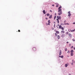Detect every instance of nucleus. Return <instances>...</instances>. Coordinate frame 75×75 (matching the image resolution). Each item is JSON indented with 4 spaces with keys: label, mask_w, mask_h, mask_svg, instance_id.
Here are the masks:
<instances>
[{
    "label": "nucleus",
    "mask_w": 75,
    "mask_h": 75,
    "mask_svg": "<svg viewBox=\"0 0 75 75\" xmlns=\"http://www.w3.org/2000/svg\"><path fill=\"white\" fill-rule=\"evenodd\" d=\"M61 8H62V7L61 6H60L59 8H58V12H61V11H61V10H61Z\"/></svg>",
    "instance_id": "nucleus-1"
},
{
    "label": "nucleus",
    "mask_w": 75,
    "mask_h": 75,
    "mask_svg": "<svg viewBox=\"0 0 75 75\" xmlns=\"http://www.w3.org/2000/svg\"><path fill=\"white\" fill-rule=\"evenodd\" d=\"M48 24H47V25H50V23H51V22H50V20H49L48 21Z\"/></svg>",
    "instance_id": "nucleus-2"
},
{
    "label": "nucleus",
    "mask_w": 75,
    "mask_h": 75,
    "mask_svg": "<svg viewBox=\"0 0 75 75\" xmlns=\"http://www.w3.org/2000/svg\"><path fill=\"white\" fill-rule=\"evenodd\" d=\"M57 19H58V20L59 19H61V16H57Z\"/></svg>",
    "instance_id": "nucleus-3"
},
{
    "label": "nucleus",
    "mask_w": 75,
    "mask_h": 75,
    "mask_svg": "<svg viewBox=\"0 0 75 75\" xmlns=\"http://www.w3.org/2000/svg\"><path fill=\"white\" fill-rule=\"evenodd\" d=\"M33 51H36V48L34 47L33 48Z\"/></svg>",
    "instance_id": "nucleus-4"
},
{
    "label": "nucleus",
    "mask_w": 75,
    "mask_h": 75,
    "mask_svg": "<svg viewBox=\"0 0 75 75\" xmlns=\"http://www.w3.org/2000/svg\"><path fill=\"white\" fill-rule=\"evenodd\" d=\"M61 54H62V52H61V50H60L59 51V55H61Z\"/></svg>",
    "instance_id": "nucleus-5"
},
{
    "label": "nucleus",
    "mask_w": 75,
    "mask_h": 75,
    "mask_svg": "<svg viewBox=\"0 0 75 75\" xmlns=\"http://www.w3.org/2000/svg\"><path fill=\"white\" fill-rule=\"evenodd\" d=\"M62 14V11H61L58 13V15H61Z\"/></svg>",
    "instance_id": "nucleus-6"
},
{
    "label": "nucleus",
    "mask_w": 75,
    "mask_h": 75,
    "mask_svg": "<svg viewBox=\"0 0 75 75\" xmlns=\"http://www.w3.org/2000/svg\"><path fill=\"white\" fill-rule=\"evenodd\" d=\"M59 57L62 58H64V56L63 55L62 56H59Z\"/></svg>",
    "instance_id": "nucleus-7"
},
{
    "label": "nucleus",
    "mask_w": 75,
    "mask_h": 75,
    "mask_svg": "<svg viewBox=\"0 0 75 75\" xmlns=\"http://www.w3.org/2000/svg\"><path fill=\"white\" fill-rule=\"evenodd\" d=\"M59 6V4H58V3H57L56 6V7H58Z\"/></svg>",
    "instance_id": "nucleus-8"
},
{
    "label": "nucleus",
    "mask_w": 75,
    "mask_h": 75,
    "mask_svg": "<svg viewBox=\"0 0 75 75\" xmlns=\"http://www.w3.org/2000/svg\"><path fill=\"white\" fill-rule=\"evenodd\" d=\"M75 29H74V30H70V31L71 32H74V31H75Z\"/></svg>",
    "instance_id": "nucleus-9"
},
{
    "label": "nucleus",
    "mask_w": 75,
    "mask_h": 75,
    "mask_svg": "<svg viewBox=\"0 0 75 75\" xmlns=\"http://www.w3.org/2000/svg\"><path fill=\"white\" fill-rule=\"evenodd\" d=\"M69 36L70 37H72V35H71V34H69Z\"/></svg>",
    "instance_id": "nucleus-10"
},
{
    "label": "nucleus",
    "mask_w": 75,
    "mask_h": 75,
    "mask_svg": "<svg viewBox=\"0 0 75 75\" xmlns=\"http://www.w3.org/2000/svg\"><path fill=\"white\" fill-rule=\"evenodd\" d=\"M62 26H61V25H59V28L60 29H61V28H62Z\"/></svg>",
    "instance_id": "nucleus-11"
},
{
    "label": "nucleus",
    "mask_w": 75,
    "mask_h": 75,
    "mask_svg": "<svg viewBox=\"0 0 75 75\" xmlns=\"http://www.w3.org/2000/svg\"><path fill=\"white\" fill-rule=\"evenodd\" d=\"M56 33L57 34H59V32L58 31H56Z\"/></svg>",
    "instance_id": "nucleus-12"
},
{
    "label": "nucleus",
    "mask_w": 75,
    "mask_h": 75,
    "mask_svg": "<svg viewBox=\"0 0 75 75\" xmlns=\"http://www.w3.org/2000/svg\"><path fill=\"white\" fill-rule=\"evenodd\" d=\"M43 13H44V14H45V10H44L43 11Z\"/></svg>",
    "instance_id": "nucleus-13"
},
{
    "label": "nucleus",
    "mask_w": 75,
    "mask_h": 75,
    "mask_svg": "<svg viewBox=\"0 0 75 75\" xmlns=\"http://www.w3.org/2000/svg\"><path fill=\"white\" fill-rule=\"evenodd\" d=\"M71 16V13H69L68 15V16H69V17H70V16Z\"/></svg>",
    "instance_id": "nucleus-14"
},
{
    "label": "nucleus",
    "mask_w": 75,
    "mask_h": 75,
    "mask_svg": "<svg viewBox=\"0 0 75 75\" xmlns=\"http://www.w3.org/2000/svg\"><path fill=\"white\" fill-rule=\"evenodd\" d=\"M52 18V15H50V16H49V18Z\"/></svg>",
    "instance_id": "nucleus-15"
},
{
    "label": "nucleus",
    "mask_w": 75,
    "mask_h": 75,
    "mask_svg": "<svg viewBox=\"0 0 75 75\" xmlns=\"http://www.w3.org/2000/svg\"><path fill=\"white\" fill-rule=\"evenodd\" d=\"M57 38H58V39H59V38H60V37H59V35H58L57 36Z\"/></svg>",
    "instance_id": "nucleus-16"
},
{
    "label": "nucleus",
    "mask_w": 75,
    "mask_h": 75,
    "mask_svg": "<svg viewBox=\"0 0 75 75\" xmlns=\"http://www.w3.org/2000/svg\"><path fill=\"white\" fill-rule=\"evenodd\" d=\"M71 56H73V55H74V54L72 53H71Z\"/></svg>",
    "instance_id": "nucleus-17"
},
{
    "label": "nucleus",
    "mask_w": 75,
    "mask_h": 75,
    "mask_svg": "<svg viewBox=\"0 0 75 75\" xmlns=\"http://www.w3.org/2000/svg\"><path fill=\"white\" fill-rule=\"evenodd\" d=\"M61 32V33H65V31L64 30H62Z\"/></svg>",
    "instance_id": "nucleus-18"
},
{
    "label": "nucleus",
    "mask_w": 75,
    "mask_h": 75,
    "mask_svg": "<svg viewBox=\"0 0 75 75\" xmlns=\"http://www.w3.org/2000/svg\"><path fill=\"white\" fill-rule=\"evenodd\" d=\"M57 20L58 23H58H59V20H58V19H57Z\"/></svg>",
    "instance_id": "nucleus-19"
},
{
    "label": "nucleus",
    "mask_w": 75,
    "mask_h": 75,
    "mask_svg": "<svg viewBox=\"0 0 75 75\" xmlns=\"http://www.w3.org/2000/svg\"><path fill=\"white\" fill-rule=\"evenodd\" d=\"M65 67H67L68 66V64H65Z\"/></svg>",
    "instance_id": "nucleus-20"
},
{
    "label": "nucleus",
    "mask_w": 75,
    "mask_h": 75,
    "mask_svg": "<svg viewBox=\"0 0 75 75\" xmlns=\"http://www.w3.org/2000/svg\"><path fill=\"white\" fill-rule=\"evenodd\" d=\"M71 52H74V50H71Z\"/></svg>",
    "instance_id": "nucleus-21"
},
{
    "label": "nucleus",
    "mask_w": 75,
    "mask_h": 75,
    "mask_svg": "<svg viewBox=\"0 0 75 75\" xmlns=\"http://www.w3.org/2000/svg\"><path fill=\"white\" fill-rule=\"evenodd\" d=\"M55 35L56 37H57V35H58L57 33H55Z\"/></svg>",
    "instance_id": "nucleus-22"
},
{
    "label": "nucleus",
    "mask_w": 75,
    "mask_h": 75,
    "mask_svg": "<svg viewBox=\"0 0 75 75\" xmlns=\"http://www.w3.org/2000/svg\"><path fill=\"white\" fill-rule=\"evenodd\" d=\"M50 15L49 13H47V16H50Z\"/></svg>",
    "instance_id": "nucleus-23"
},
{
    "label": "nucleus",
    "mask_w": 75,
    "mask_h": 75,
    "mask_svg": "<svg viewBox=\"0 0 75 75\" xmlns=\"http://www.w3.org/2000/svg\"><path fill=\"white\" fill-rule=\"evenodd\" d=\"M61 28L62 30H64V28H63V27H62V28Z\"/></svg>",
    "instance_id": "nucleus-24"
},
{
    "label": "nucleus",
    "mask_w": 75,
    "mask_h": 75,
    "mask_svg": "<svg viewBox=\"0 0 75 75\" xmlns=\"http://www.w3.org/2000/svg\"><path fill=\"white\" fill-rule=\"evenodd\" d=\"M56 16H54V20H55V19L56 18Z\"/></svg>",
    "instance_id": "nucleus-25"
},
{
    "label": "nucleus",
    "mask_w": 75,
    "mask_h": 75,
    "mask_svg": "<svg viewBox=\"0 0 75 75\" xmlns=\"http://www.w3.org/2000/svg\"><path fill=\"white\" fill-rule=\"evenodd\" d=\"M68 34H69V33H68V32H67L66 33V34H67V35H68Z\"/></svg>",
    "instance_id": "nucleus-26"
},
{
    "label": "nucleus",
    "mask_w": 75,
    "mask_h": 75,
    "mask_svg": "<svg viewBox=\"0 0 75 75\" xmlns=\"http://www.w3.org/2000/svg\"><path fill=\"white\" fill-rule=\"evenodd\" d=\"M65 51H67V48H65Z\"/></svg>",
    "instance_id": "nucleus-27"
},
{
    "label": "nucleus",
    "mask_w": 75,
    "mask_h": 75,
    "mask_svg": "<svg viewBox=\"0 0 75 75\" xmlns=\"http://www.w3.org/2000/svg\"><path fill=\"white\" fill-rule=\"evenodd\" d=\"M71 12L70 11H69L68 12V14H70V13Z\"/></svg>",
    "instance_id": "nucleus-28"
},
{
    "label": "nucleus",
    "mask_w": 75,
    "mask_h": 75,
    "mask_svg": "<svg viewBox=\"0 0 75 75\" xmlns=\"http://www.w3.org/2000/svg\"><path fill=\"white\" fill-rule=\"evenodd\" d=\"M73 47H74V46H72L71 47V48L72 49Z\"/></svg>",
    "instance_id": "nucleus-29"
},
{
    "label": "nucleus",
    "mask_w": 75,
    "mask_h": 75,
    "mask_svg": "<svg viewBox=\"0 0 75 75\" xmlns=\"http://www.w3.org/2000/svg\"><path fill=\"white\" fill-rule=\"evenodd\" d=\"M67 24L68 25H69V23H65V25H66Z\"/></svg>",
    "instance_id": "nucleus-30"
},
{
    "label": "nucleus",
    "mask_w": 75,
    "mask_h": 75,
    "mask_svg": "<svg viewBox=\"0 0 75 75\" xmlns=\"http://www.w3.org/2000/svg\"><path fill=\"white\" fill-rule=\"evenodd\" d=\"M62 37H64V35H62Z\"/></svg>",
    "instance_id": "nucleus-31"
},
{
    "label": "nucleus",
    "mask_w": 75,
    "mask_h": 75,
    "mask_svg": "<svg viewBox=\"0 0 75 75\" xmlns=\"http://www.w3.org/2000/svg\"><path fill=\"white\" fill-rule=\"evenodd\" d=\"M72 40L73 41H75V40H74V39H73Z\"/></svg>",
    "instance_id": "nucleus-32"
},
{
    "label": "nucleus",
    "mask_w": 75,
    "mask_h": 75,
    "mask_svg": "<svg viewBox=\"0 0 75 75\" xmlns=\"http://www.w3.org/2000/svg\"><path fill=\"white\" fill-rule=\"evenodd\" d=\"M50 12H51V13H52V11H51V10H50Z\"/></svg>",
    "instance_id": "nucleus-33"
},
{
    "label": "nucleus",
    "mask_w": 75,
    "mask_h": 75,
    "mask_svg": "<svg viewBox=\"0 0 75 75\" xmlns=\"http://www.w3.org/2000/svg\"><path fill=\"white\" fill-rule=\"evenodd\" d=\"M73 24H75V22L73 23Z\"/></svg>",
    "instance_id": "nucleus-34"
},
{
    "label": "nucleus",
    "mask_w": 75,
    "mask_h": 75,
    "mask_svg": "<svg viewBox=\"0 0 75 75\" xmlns=\"http://www.w3.org/2000/svg\"><path fill=\"white\" fill-rule=\"evenodd\" d=\"M69 52H70L68 51V52H67L68 53H69Z\"/></svg>",
    "instance_id": "nucleus-35"
},
{
    "label": "nucleus",
    "mask_w": 75,
    "mask_h": 75,
    "mask_svg": "<svg viewBox=\"0 0 75 75\" xmlns=\"http://www.w3.org/2000/svg\"><path fill=\"white\" fill-rule=\"evenodd\" d=\"M18 32H20V30H18Z\"/></svg>",
    "instance_id": "nucleus-36"
},
{
    "label": "nucleus",
    "mask_w": 75,
    "mask_h": 75,
    "mask_svg": "<svg viewBox=\"0 0 75 75\" xmlns=\"http://www.w3.org/2000/svg\"><path fill=\"white\" fill-rule=\"evenodd\" d=\"M55 27V24H54V27Z\"/></svg>",
    "instance_id": "nucleus-37"
},
{
    "label": "nucleus",
    "mask_w": 75,
    "mask_h": 75,
    "mask_svg": "<svg viewBox=\"0 0 75 75\" xmlns=\"http://www.w3.org/2000/svg\"><path fill=\"white\" fill-rule=\"evenodd\" d=\"M67 44H68V43H69V42H67Z\"/></svg>",
    "instance_id": "nucleus-38"
},
{
    "label": "nucleus",
    "mask_w": 75,
    "mask_h": 75,
    "mask_svg": "<svg viewBox=\"0 0 75 75\" xmlns=\"http://www.w3.org/2000/svg\"><path fill=\"white\" fill-rule=\"evenodd\" d=\"M46 20H48V18H46Z\"/></svg>",
    "instance_id": "nucleus-39"
},
{
    "label": "nucleus",
    "mask_w": 75,
    "mask_h": 75,
    "mask_svg": "<svg viewBox=\"0 0 75 75\" xmlns=\"http://www.w3.org/2000/svg\"><path fill=\"white\" fill-rule=\"evenodd\" d=\"M71 44H69V46H71Z\"/></svg>",
    "instance_id": "nucleus-40"
},
{
    "label": "nucleus",
    "mask_w": 75,
    "mask_h": 75,
    "mask_svg": "<svg viewBox=\"0 0 75 75\" xmlns=\"http://www.w3.org/2000/svg\"><path fill=\"white\" fill-rule=\"evenodd\" d=\"M74 50H75V47H74Z\"/></svg>",
    "instance_id": "nucleus-41"
},
{
    "label": "nucleus",
    "mask_w": 75,
    "mask_h": 75,
    "mask_svg": "<svg viewBox=\"0 0 75 75\" xmlns=\"http://www.w3.org/2000/svg\"><path fill=\"white\" fill-rule=\"evenodd\" d=\"M52 6H54V5L53 4V5H52Z\"/></svg>",
    "instance_id": "nucleus-42"
},
{
    "label": "nucleus",
    "mask_w": 75,
    "mask_h": 75,
    "mask_svg": "<svg viewBox=\"0 0 75 75\" xmlns=\"http://www.w3.org/2000/svg\"><path fill=\"white\" fill-rule=\"evenodd\" d=\"M56 14H56V13H55V16H56Z\"/></svg>",
    "instance_id": "nucleus-43"
},
{
    "label": "nucleus",
    "mask_w": 75,
    "mask_h": 75,
    "mask_svg": "<svg viewBox=\"0 0 75 75\" xmlns=\"http://www.w3.org/2000/svg\"><path fill=\"white\" fill-rule=\"evenodd\" d=\"M57 26H59V24L57 25Z\"/></svg>",
    "instance_id": "nucleus-44"
},
{
    "label": "nucleus",
    "mask_w": 75,
    "mask_h": 75,
    "mask_svg": "<svg viewBox=\"0 0 75 75\" xmlns=\"http://www.w3.org/2000/svg\"><path fill=\"white\" fill-rule=\"evenodd\" d=\"M69 75H71V74H69Z\"/></svg>",
    "instance_id": "nucleus-45"
},
{
    "label": "nucleus",
    "mask_w": 75,
    "mask_h": 75,
    "mask_svg": "<svg viewBox=\"0 0 75 75\" xmlns=\"http://www.w3.org/2000/svg\"><path fill=\"white\" fill-rule=\"evenodd\" d=\"M52 30H54V28H53Z\"/></svg>",
    "instance_id": "nucleus-46"
}]
</instances>
